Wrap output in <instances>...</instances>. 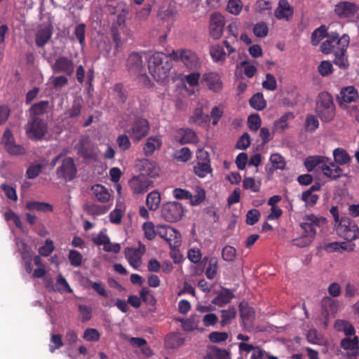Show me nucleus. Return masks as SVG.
I'll use <instances>...</instances> for the list:
<instances>
[{"instance_id":"38","label":"nucleus","mask_w":359,"mask_h":359,"mask_svg":"<svg viewBox=\"0 0 359 359\" xmlns=\"http://www.w3.org/2000/svg\"><path fill=\"white\" fill-rule=\"evenodd\" d=\"M239 310L241 318L243 322H251L255 318L254 309L243 302L240 303Z\"/></svg>"},{"instance_id":"39","label":"nucleus","mask_w":359,"mask_h":359,"mask_svg":"<svg viewBox=\"0 0 359 359\" xmlns=\"http://www.w3.org/2000/svg\"><path fill=\"white\" fill-rule=\"evenodd\" d=\"M83 100L81 97L74 100L72 107L67 111L66 114L69 118L78 117L81 114L83 107Z\"/></svg>"},{"instance_id":"37","label":"nucleus","mask_w":359,"mask_h":359,"mask_svg":"<svg viewBox=\"0 0 359 359\" xmlns=\"http://www.w3.org/2000/svg\"><path fill=\"white\" fill-rule=\"evenodd\" d=\"M87 142V138L79 140L78 144L75 146V149L77 150V154L83 158L91 159L93 158V154L91 151L86 147Z\"/></svg>"},{"instance_id":"55","label":"nucleus","mask_w":359,"mask_h":359,"mask_svg":"<svg viewBox=\"0 0 359 359\" xmlns=\"http://www.w3.org/2000/svg\"><path fill=\"white\" fill-rule=\"evenodd\" d=\"M244 189H250L253 192H258L260 189V184H257L255 180L252 177H245L243 180Z\"/></svg>"},{"instance_id":"18","label":"nucleus","mask_w":359,"mask_h":359,"mask_svg":"<svg viewBox=\"0 0 359 359\" xmlns=\"http://www.w3.org/2000/svg\"><path fill=\"white\" fill-rule=\"evenodd\" d=\"M294 15V8L287 0H279L277 8L274 11V16L278 20L290 21Z\"/></svg>"},{"instance_id":"45","label":"nucleus","mask_w":359,"mask_h":359,"mask_svg":"<svg viewBox=\"0 0 359 359\" xmlns=\"http://www.w3.org/2000/svg\"><path fill=\"white\" fill-rule=\"evenodd\" d=\"M218 271V260L217 258L213 257L209 259L208 266L205 270V276L210 279L215 278Z\"/></svg>"},{"instance_id":"21","label":"nucleus","mask_w":359,"mask_h":359,"mask_svg":"<svg viewBox=\"0 0 359 359\" xmlns=\"http://www.w3.org/2000/svg\"><path fill=\"white\" fill-rule=\"evenodd\" d=\"M162 146V140L160 136H150L143 147L144 154L149 157L154 154L156 150H159Z\"/></svg>"},{"instance_id":"33","label":"nucleus","mask_w":359,"mask_h":359,"mask_svg":"<svg viewBox=\"0 0 359 359\" xmlns=\"http://www.w3.org/2000/svg\"><path fill=\"white\" fill-rule=\"evenodd\" d=\"M327 160V157L322 156H309L304 161V165L309 172H311L317 165L326 164Z\"/></svg>"},{"instance_id":"14","label":"nucleus","mask_w":359,"mask_h":359,"mask_svg":"<svg viewBox=\"0 0 359 359\" xmlns=\"http://www.w3.org/2000/svg\"><path fill=\"white\" fill-rule=\"evenodd\" d=\"M129 184L135 194H142L154 185L153 181L144 175L133 177Z\"/></svg>"},{"instance_id":"3","label":"nucleus","mask_w":359,"mask_h":359,"mask_svg":"<svg viewBox=\"0 0 359 359\" xmlns=\"http://www.w3.org/2000/svg\"><path fill=\"white\" fill-rule=\"evenodd\" d=\"M332 154L334 162L321 165L323 175L331 180H337L342 176H346V174H344V170L340 168V165L348 164L351 161V156L346 150L341 147L334 149Z\"/></svg>"},{"instance_id":"53","label":"nucleus","mask_w":359,"mask_h":359,"mask_svg":"<svg viewBox=\"0 0 359 359\" xmlns=\"http://www.w3.org/2000/svg\"><path fill=\"white\" fill-rule=\"evenodd\" d=\"M305 128L309 132H314L319 126V121L314 115L309 114L305 121Z\"/></svg>"},{"instance_id":"25","label":"nucleus","mask_w":359,"mask_h":359,"mask_svg":"<svg viewBox=\"0 0 359 359\" xmlns=\"http://www.w3.org/2000/svg\"><path fill=\"white\" fill-rule=\"evenodd\" d=\"M358 96V90L353 86H348L341 89L338 99L340 102L351 103L354 102Z\"/></svg>"},{"instance_id":"30","label":"nucleus","mask_w":359,"mask_h":359,"mask_svg":"<svg viewBox=\"0 0 359 359\" xmlns=\"http://www.w3.org/2000/svg\"><path fill=\"white\" fill-rule=\"evenodd\" d=\"M221 321L220 325L224 327L231 323L232 320L236 318L237 311L234 306H229L228 309L220 311Z\"/></svg>"},{"instance_id":"12","label":"nucleus","mask_w":359,"mask_h":359,"mask_svg":"<svg viewBox=\"0 0 359 359\" xmlns=\"http://www.w3.org/2000/svg\"><path fill=\"white\" fill-rule=\"evenodd\" d=\"M58 178L63 179L66 182L72 181L76 176L77 168L74 161L72 157H66L60 167L56 170Z\"/></svg>"},{"instance_id":"44","label":"nucleus","mask_w":359,"mask_h":359,"mask_svg":"<svg viewBox=\"0 0 359 359\" xmlns=\"http://www.w3.org/2000/svg\"><path fill=\"white\" fill-rule=\"evenodd\" d=\"M210 54L215 62H220L225 60L226 53L224 48L219 45L210 46Z\"/></svg>"},{"instance_id":"11","label":"nucleus","mask_w":359,"mask_h":359,"mask_svg":"<svg viewBox=\"0 0 359 359\" xmlns=\"http://www.w3.org/2000/svg\"><path fill=\"white\" fill-rule=\"evenodd\" d=\"M184 214V207L179 202H168L163 205L161 215L167 222L179 221Z\"/></svg>"},{"instance_id":"57","label":"nucleus","mask_w":359,"mask_h":359,"mask_svg":"<svg viewBox=\"0 0 359 359\" xmlns=\"http://www.w3.org/2000/svg\"><path fill=\"white\" fill-rule=\"evenodd\" d=\"M191 156V151L188 147H183L177 151L175 154V158L177 161L187 162Z\"/></svg>"},{"instance_id":"26","label":"nucleus","mask_w":359,"mask_h":359,"mask_svg":"<svg viewBox=\"0 0 359 359\" xmlns=\"http://www.w3.org/2000/svg\"><path fill=\"white\" fill-rule=\"evenodd\" d=\"M339 302L330 297H324L321 301L322 310L325 316L337 313L339 309Z\"/></svg>"},{"instance_id":"9","label":"nucleus","mask_w":359,"mask_h":359,"mask_svg":"<svg viewBox=\"0 0 359 359\" xmlns=\"http://www.w3.org/2000/svg\"><path fill=\"white\" fill-rule=\"evenodd\" d=\"M26 133L32 140H41L48 131L47 123L41 118H31V120L27 123Z\"/></svg>"},{"instance_id":"42","label":"nucleus","mask_w":359,"mask_h":359,"mask_svg":"<svg viewBox=\"0 0 359 359\" xmlns=\"http://www.w3.org/2000/svg\"><path fill=\"white\" fill-rule=\"evenodd\" d=\"M331 32H327V28L325 25H321L320 27L315 29L311 34V42L313 45H318L319 42L325 37L327 39V36Z\"/></svg>"},{"instance_id":"34","label":"nucleus","mask_w":359,"mask_h":359,"mask_svg":"<svg viewBox=\"0 0 359 359\" xmlns=\"http://www.w3.org/2000/svg\"><path fill=\"white\" fill-rule=\"evenodd\" d=\"M26 208L29 210H36L39 212H53V205L48 203L39 201H29L26 204Z\"/></svg>"},{"instance_id":"22","label":"nucleus","mask_w":359,"mask_h":359,"mask_svg":"<svg viewBox=\"0 0 359 359\" xmlns=\"http://www.w3.org/2000/svg\"><path fill=\"white\" fill-rule=\"evenodd\" d=\"M91 191L95 200L100 203H105L109 202L111 199V196L109 190L102 184H96L93 185L91 187Z\"/></svg>"},{"instance_id":"54","label":"nucleus","mask_w":359,"mask_h":359,"mask_svg":"<svg viewBox=\"0 0 359 359\" xmlns=\"http://www.w3.org/2000/svg\"><path fill=\"white\" fill-rule=\"evenodd\" d=\"M57 290L60 292H67L69 293L72 292V289L69 286L67 280L63 277L62 274H59L57 276V283H56Z\"/></svg>"},{"instance_id":"60","label":"nucleus","mask_w":359,"mask_h":359,"mask_svg":"<svg viewBox=\"0 0 359 359\" xmlns=\"http://www.w3.org/2000/svg\"><path fill=\"white\" fill-rule=\"evenodd\" d=\"M236 250L230 245L225 246L222 251V256L224 260L226 262H233L236 257Z\"/></svg>"},{"instance_id":"4","label":"nucleus","mask_w":359,"mask_h":359,"mask_svg":"<svg viewBox=\"0 0 359 359\" xmlns=\"http://www.w3.org/2000/svg\"><path fill=\"white\" fill-rule=\"evenodd\" d=\"M315 112L321 121L329 123L335 117L336 106L332 95L327 92L320 93L316 100Z\"/></svg>"},{"instance_id":"62","label":"nucleus","mask_w":359,"mask_h":359,"mask_svg":"<svg viewBox=\"0 0 359 359\" xmlns=\"http://www.w3.org/2000/svg\"><path fill=\"white\" fill-rule=\"evenodd\" d=\"M261 123V118L258 114H252L248 116V125L250 130H257L260 128Z\"/></svg>"},{"instance_id":"52","label":"nucleus","mask_w":359,"mask_h":359,"mask_svg":"<svg viewBox=\"0 0 359 359\" xmlns=\"http://www.w3.org/2000/svg\"><path fill=\"white\" fill-rule=\"evenodd\" d=\"M318 71L322 76H327L333 72L332 64L329 60H323L318 65Z\"/></svg>"},{"instance_id":"41","label":"nucleus","mask_w":359,"mask_h":359,"mask_svg":"<svg viewBox=\"0 0 359 359\" xmlns=\"http://www.w3.org/2000/svg\"><path fill=\"white\" fill-rule=\"evenodd\" d=\"M180 133H182V136L178 141L181 144L194 143L197 140V136L195 132L191 129H181Z\"/></svg>"},{"instance_id":"63","label":"nucleus","mask_w":359,"mask_h":359,"mask_svg":"<svg viewBox=\"0 0 359 359\" xmlns=\"http://www.w3.org/2000/svg\"><path fill=\"white\" fill-rule=\"evenodd\" d=\"M43 166L41 164H36L30 165L26 172L27 177L29 179H35L42 172Z\"/></svg>"},{"instance_id":"51","label":"nucleus","mask_w":359,"mask_h":359,"mask_svg":"<svg viewBox=\"0 0 359 359\" xmlns=\"http://www.w3.org/2000/svg\"><path fill=\"white\" fill-rule=\"evenodd\" d=\"M69 262L74 267L80 266L83 262L82 255L76 250H70L68 256Z\"/></svg>"},{"instance_id":"64","label":"nucleus","mask_w":359,"mask_h":359,"mask_svg":"<svg viewBox=\"0 0 359 359\" xmlns=\"http://www.w3.org/2000/svg\"><path fill=\"white\" fill-rule=\"evenodd\" d=\"M55 247L53 241L50 239H46L45 241V245L39 248V252L40 255L43 257H48L52 253Z\"/></svg>"},{"instance_id":"17","label":"nucleus","mask_w":359,"mask_h":359,"mask_svg":"<svg viewBox=\"0 0 359 359\" xmlns=\"http://www.w3.org/2000/svg\"><path fill=\"white\" fill-rule=\"evenodd\" d=\"M51 67L55 73H65L67 76H72L74 72L73 61L66 56H60L56 58Z\"/></svg>"},{"instance_id":"13","label":"nucleus","mask_w":359,"mask_h":359,"mask_svg":"<svg viewBox=\"0 0 359 359\" xmlns=\"http://www.w3.org/2000/svg\"><path fill=\"white\" fill-rule=\"evenodd\" d=\"M197 163L194 166V173L199 177H205L211 172L210 161L208 152L202 149L196 154Z\"/></svg>"},{"instance_id":"7","label":"nucleus","mask_w":359,"mask_h":359,"mask_svg":"<svg viewBox=\"0 0 359 359\" xmlns=\"http://www.w3.org/2000/svg\"><path fill=\"white\" fill-rule=\"evenodd\" d=\"M150 129L149 121L143 118L139 117L134 120L127 133L134 143L139 142L144 137L147 136Z\"/></svg>"},{"instance_id":"32","label":"nucleus","mask_w":359,"mask_h":359,"mask_svg":"<svg viewBox=\"0 0 359 359\" xmlns=\"http://www.w3.org/2000/svg\"><path fill=\"white\" fill-rule=\"evenodd\" d=\"M294 116L292 112H287L283 114L279 119L276 120L274 123V129L276 131L282 133L288 128L287 121L293 119Z\"/></svg>"},{"instance_id":"56","label":"nucleus","mask_w":359,"mask_h":359,"mask_svg":"<svg viewBox=\"0 0 359 359\" xmlns=\"http://www.w3.org/2000/svg\"><path fill=\"white\" fill-rule=\"evenodd\" d=\"M85 33H86V25L85 24L83 23H81L79 25H78L76 27H75V30H74V35L76 36V38L77 39V40L79 41L80 45L81 46V47H83L86 44L85 43V39H86V36H85Z\"/></svg>"},{"instance_id":"27","label":"nucleus","mask_w":359,"mask_h":359,"mask_svg":"<svg viewBox=\"0 0 359 359\" xmlns=\"http://www.w3.org/2000/svg\"><path fill=\"white\" fill-rule=\"evenodd\" d=\"M127 66L129 71L135 73H140L142 67V60L141 55L138 53H131L127 60Z\"/></svg>"},{"instance_id":"49","label":"nucleus","mask_w":359,"mask_h":359,"mask_svg":"<svg viewBox=\"0 0 359 359\" xmlns=\"http://www.w3.org/2000/svg\"><path fill=\"white\" fill-rule=\"evenodd\" d=\"M252 31L257 37L263 38L267 36L269 27L264 22H259L254 25Z\"/></svg>"},{"instance_id":"1","label":"nucleus","mask_w":359,"mask_h":359,"mask_svg":"<svg viewBox=\"0 0 359 359\" xmlns=\"http://www.w3.org/2000/svg\"><path fill=\"white\" fill-rule=\"evenodd\" d=\"M350 37L348 34H343L339 37L337 32H331L320 45V50L325 55L333 53V63L339 69L346 70L349 67L347 48L349 46Z\"/></svg>"},{"instance_id":"50","label":"nucleus","mask_w":359,"mask_h":359,"mask_svg":"<svg viewBox=\"0 0 359 359\" xmlns=\"http://www.w3.org/2000/svg\"><path fill=\"white\" fill-rule=\"evenodd\" d=\"M270 161L274 169L284 170L285 167V161L284 158L279 154H273L270 156Z\"/></svg>"},{"instance_id":"61","label":"nucleus","mask_w":359,"mask_h":359,"mask_svg":"<svg viewBox=\"0 0 359 359\" xmlns=\"http://www.w3.org/2000/svg\"><path fill=\"white\" fill-rule=\"evenodd\" d=\"M116 142L120 150L123 151L129 149L131 146L129 137L126 134L119 135L116 139Z\"/></svg>"},{"instance_id":"58","label":"nucleus","mask_w":359,"mask_h":359,"mask_svg":"<svg viewBox=\"0 0 359 359\" xmlns=\"http://www.w3.org/2000/svg\"><path fill=\"white\" fill-rule=\"evenodd\" d=\"M83 338L87 341H97L100 338V334L95 328H87L83 332Z\"/></svg>"},{"instance_id":"23","label":"nucleus","mask_w":359,"mask_h":359,"mask_svg":"<svg viewBox=\"0 0 359 359\" xmlns=\"http://www.w3.org/2000/svg\"><path fill=\"white\" fill-rule=\"evenodd\" d=\"M359 340L358 337L355 336L353 339L344 338L341 341V346L345 350L351 351L350 356L355 358L359 355Z\"/></svg>"},{"instance_id":"20","label":"nucleus","mask_w":359,"mask_h":359,"mask_svg":"<svg viewBox=\"0 0 359 359\" xmlns=\"http://www.w3.org/2000/svg\"><path fill=\"white\" fill-rule=\"evenodd\" d=\"M184 341L185 337L183 334L172 332L165 336L164 344L167 349H177L184 344Z\"/></svg>"},{"instance_id":"59","label":"nucleus","mask_w":359,"mask_h":359,"mask_svg":"<svg viewBox=\"0 0 359 359\" xmlns=\"http://www.w3.org/2000/svg\"><path fill=\"white\" fill-rule=\"evenodd\" d=\"M50 342L53 344V345L49 346L51 353H54L55 350L59 349L64 345L62 335L60 334H53L50 337Z\"/></svg>"},{"instance_id":"48","label":"nucleus","mask_w":359,"mask_h":359,"mask_svg":"<svg viewBox=\"0 0 359 359\" xmlns=\"http://www.w3.org/2000/svg\"><path fill=\"white\" fill-rule=\"evenodd\" d=\"M314 238L315 237L304 233L301 237L293 239L292 244L299 248H304L310 245Z\"/></svg>"},{"instance_id":"19","label":"nucleus","mask_w":359,"mask_h":359,"mask_svg":"<svg viewBox=\"0 0 359 359\" xmlns=\"http://www.w3.org/2000/svg\"><path fill=\"white\" fill-rule=\"evenodd\" d=\"M202 81L205 83L208 88L215 92L219 93L223 88V83L219 74L216 72L205 73L203 76Z\"/></svg>"},{"instance_id":"36","label":"nucleus","mask_w":359,"mask_h":359,"mask_svg":"<svg viewBox=\"0 0 359 359\" xmlns=\"http://www.w3.org/2000/svg\"><path fill=\"white\" fill-rule=\"evenodd\" d=\"M249 104L253 109L261 111L266 107V102L262 93H257L249 100Z\"/></svg>"},{"instance_id":"8","label":"nucleus","mask_w":359,"mask_h":359,"mask_svg":"<svg viewBox=\"0 0 359 359\" xmlns=\"http://www.w3.org/2000/svg\"><path fill=\"white\" fill-rule=\"evenodd\" d=\"M326 223V219L322 216L314 214L305 215L301 222V227L305 233L315 237L317 229L322 228Z\"/></svg>"},{"instance_id":"31","label":"nucleus","mask_w":359,"mask_h":359,"mask_svg":"<svg viewBox=\"0 0 359 359\" xmlns=\"http://www.w3.org/2000/svg\"><path fill=\"white\" fill-rule=\"evenodd\" d=\"M52 29L46 27L39 29L36 34V44L38 47H43L52 36Z\"/></svg>"},{"instance_id":"16","label":"nucleus","mask_w":359,"mask_h":359,"mask_svg":"<svg viewBox=\"0 0 359 359\" xmlns=\"http://www.w3.org/2000/svg\"><path fill=\"white\" fill-rule=\"evenodd\" d=\"M359 11V6L350 1H341L335 5L334 13L340 18H349L353 17Z\"/></svg>"},{"instance_id":"40","label":"nucleus","mask_w":359,"mask_h":359,"mask_svg":"<svg viewBox=\"0 0 359 359\" xmlns=\"http://www.w3.org/2000/svg\"><path fill=\"white\" fill-rule=\"evenodd\" d=\"M161 196L156 191L150 192L146 199V203L150 210H156L160 204Z\"/></svg>"},{"instance_id":"24","label":"nucleus","mask_w":359,"mask_h":359,"mask_svg":"<svg viewBox=\"0 0 359 359\" xmlns=\"http://www.w3.org/2000/svg\"><path fill=\"white\" fill-rule=\"evenodd\" d=\"M145 252V247L143 245L139 249H133L126 254L128 262L134 269H137L141 264V258Z\"/></svg>"},{"instance_id":"35","label":"nucleus","mask_w":359,"mask_h":359,"mask_svg":"<svg viewBox=\"0 0 359 359\" xmlns=\"http://www.w3.org/2000/svg\"><path fill=\"white\" fill-rule=\"evenodd\" d=\"M83 210L89 215L97 216L105 214L108 208L104 205L93 203H86L83 207Z\"/></svg>"},{"instance_id":"6","label":"nucleus","mask_w":359,"mask_h":359,"mask_svg":"<svg viewBox=\"0 0 359 359\" xmlns=\"http://www.w3.org/2000/svg\"><path fill=\"white\" fill-rule=\"evenodd\" d=\"M335 229L339 236L348 241L355 240L359 233L358 225L348 217H341L339 224H335Z\"/></svg>"},{"instance_id":"46","label":"nucleus","mask_w":359,"mask_h":359,"mask_svg":"<svg viewBox=\"0 0 359 359\" xmlns=\"http://www.w3.org/2000/svg\"><path fill=\"white\" fill-rule=\"evenodd\" d=\"M87 283L89 286L95 291L100 296L103 297H108L109 293L107 291L104 283L102 281H93L87 280Z\"/></svg>"},{"instance_id":"15","label":"nucleus","mask_w":359,"mask_h":359,"mask_svg":"<svg viewBox=\"0 0 359 359\" xmlns=\"http://www.w3.org/2000/svg\"><path fill=\"white\" fill-rule=\"evenodd\" d=\"M224 24V18L219 13H214L211 15L209 32L213 39H219L222 36Z\"/></svg>"},{"instance_id":"2","label":"nucleus","mask_w":359,"mask_h":359,"mask_svg":"<svg viewBox=\"0 0 359 359\" xmlns=\"http://www.w3.org/2000/svg\"><path fill=\"white\" fill-rule=\"evenodd\" d=\"M170 55L163 53H155L148 60L149 74L158 82L164 81L169 76L172 67Z\"/></svg>"},{"instance_id":"47","label":"nucleus","mask_w":359,"mask_h":359,"mask_svg":"<svg viewBox=\"0 0 359 359\" xmlns=\"http://www.w3.org/2000/svg\"><path fill=\"white\" fill-rule=\"evenodd\" d=\"M243 8L241 0H229L226 6V11L231 14L239 15Z\"/></svg>"},{"instance_id":"10","label":"nucleus","mask_w":359,"mask_h":359,"mask_svg":"<svg viewBox=\"0 0 359 359\" xmlns=\"http://www.w3.org/2000/svg\"><path fill=\"white\" fill-rule=\"evenodd\" d=\"M156 233L169 244L171 248H176L181 245V234L175 229L167 225H158Z\"/></svg>"},{"instance_id":"5","label":"nucleus","mask_w":359,"mask_h":359,"mask_svg":"<svg viewBox=\"0 0 359 359\" xmlns=\"http://www.w3.org/2000/svg\"><path fill=\"white\" fill-rule=\"evenodd\" d=\"M170 55L173 60L182 62L184 66L190 71H195L200 67L198 55L189 49L173 50Z\"/></svg>"},{"instance_id":"29","label":"nucleus","mask_w":359,"mask_h":359,"mask_svg":"<svg viewBox=\"0 0 359 359\" xmlns=\"http://www.w3.org/2000/svg\"><path fill=\"white\" fill-rule=\"evenodd\" d=\"M234 297L232 292L229 289H223L215 297L212 303L218 306H223L231 302V299Z\"/></svg>"},{"instance_id":"43","label":"nucleus","mask_w":359,"mask_h":359,"mask_svg":"<svg viewBox=\"0 0 359 359\" xmlns=\"http://www.w3.org/2000/svg\"><path fill=\"white\" fill-rule=\"evenodd\" d=\"M200 318L198 316H191L189 318L182 321V327L186 332L193 331L198 329Z\"/></svg>"},{"instance_id":"28","label":"nucleus","mask_w":359,"mask_h":359,"mask_svg":"<svg viewBox=\"0 0 359 359\" xmlns=\"http://www.w3.org/2000/svg\"><path fill=\"white\" fill-rule=\"evenodd\" d=\"M49 102L48 100L40 101L34 104L29 111L31 118H40L39 116L45 114L48 109Z\"/></svg>"}]
</instances>
